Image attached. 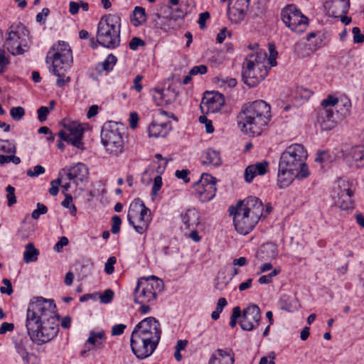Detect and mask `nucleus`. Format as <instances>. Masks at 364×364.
<instances>
[{"label": "nucleus", "mask_w": 364, "mask_h": 364, "mask_svg": "<svg viewBox=\"0 0 364 364\" xmlns=\"http://www.w3.org/2000/svg\"><path fill=\"white\" fill-rule=\"evenodd\" d=\"M334 196H343L345 195H353V183L348 180L340 178L337 181L333 188Z\"/></svg>", "instance_id": "nucleus-31"}, {"label": "nucleus", "mask_w": 364, "mask_h": 364, "mask_svg": "<svg viewBox=\"0 0 364 364\" xmlns=\"http://www.w3.org/2000/svg\"><path fill=\"white\" fill-rule=\"evenodd\" d=\"M181 228L183 230L196 228L200 223L199 212L195 208H189L181 214Z\"/></svg>", "instance_id": "nucleus-22"}, {"label": "nucleus", "mask_w": 364, "mask_h": 364, "mask_svg": "<svg viewBox=\"0 0 364 364\" xmlns=\"http://www.w3.org/2000/svg\"><path fill=\"white\" fill-rule=\"evenodd\" d=\"M296 301L289 296H284L281 299L282 309L288 311H293L297 309Z\"/></svg>", "instance_id": "nucleus-39"}, {"label": "nucleus", "mask_w": 364, "mask_h": 364, "mask_svg": "<svg viewBox=\"0 0 364 364\" xmlns=\"http://www.w3.org/2000/svg\"><path fill=\"white\" fill-rule=\"evenodd\" d=\"M271 115H249L244 122H238L240 130L251 136H259L270 121Z\"/></svg>", "instance_id": "nucleus-13"}, {"label": "nucleus", "mask_w": 364, "mask_h": 364, "mask_svg": "<svg viewBox=\"0 0 364 364\" xmlns=\"http://www.w3.org/2000/svg\"><path fill=\"white\" fill-rule=\"evenodd\" d=\"M308 156L307 151L301 144H293L287 146L280 156L279 164L282 167L297 170L304 164Z\"/></svg>", "instance_id": "nucleus-11"}, {"label": "nucleus", "mask_w": 364, "mask_h": 364, "mask_svg": "<svg viewBox=\"0 0 364 364\" xmlns=\"http://www.w3.org/2000/svg\"><path fill=\"white\" fill-rule=\"evenodd\" d=\"M48 212L47 207L41 203H37V208L32 212L31 216L33 219L37 220L41 215Z\"/></svg>", "instance_id": "nucleus-47"}, {"label": "nucleus", "mask_w": 364, "mask_h": 364, "mask_svg": "<svg viewBox=\"0 0 364 364\" xmlns=\"http://www.w3.org/2000/svg\"><path fill=\"white\" fill-rule=\"evenodd\" d=\"M207 66L205 65L194 66L190 70V75H196L198 74L203 75L207 73Z\"/></svg>", "instance_id": "nucleus-59"}, {"label": "nucleus", "mask_w": 364, "mask_h": 364, "mask_svg": "<svg viewBox=\"0 0 364 364\" xmlns=\"http://www.w3.org/2000/svg\"><path fill=\"white\" fill-rule=\"evenodd\" d=\"M234 358L229 353L222 349H218L211 356L208 364H233Z\"/></svg>", "instance_id": "nucleus-32"}, {"label": "nucleus", "mask_w": 364, "mask_h": 364, "mask_svg": "<svg viewBox=\"0 0 364 364\" xmlns=\"http://www.w3.org/2000/svg\"><path fill=\"white\" fill-rule=\"evenodd\" d=\"M45 168L41 165H37L33 167V170L28 169L26 171V174L29 177H37L45 173Z\"/></svg>", "instance_id": "nucleus-52"}, {"label": "nucleus", "mask_w": 364, "mask_h": 364, "mask_svg": "<svg viewBox=\"0 0 364 364\" xmlns=\"http://www.w3.org/2000/svg\"><path fill=\"white\" fill-rule=\"evenodd\" d=\"M9 63V58L5 55V51L0 48V74L3 73L5 68Z\"/></svg>", "instance_id": "nucleus-57"}, {"label": "nucleus", "mask_w": 364, "mask_h": 364, "mask_svg": "<svg viewBox=\"0 0 364 364\" xmlns=\"http://www.w3.org/2000/svg\"><path fill=\"white\" fill-rule=\"evenodd\" d=\"M0 152L14 154L16 152L14 144L9 140H0Z\"/></svg>", "instance_id": "nucleus-42"}, {"label": "nucleus", "mask_w": 364, "mask_h": 364, "mask_svg": "<svg viewBox=\"0 0 364 364\" xmlns=\"http://www.w3.org/2000/svg\"><path fill=\"white\" fill-rule=\"evenodd\" d=\"M250 0H229L228 14L233 16L235 21L244 18L249 8Z\"/></svg>", "instance_id": "nucleus-20"}, {"label": "nucleus", "mask_w": 364, "mask_h": 364, "mask_svg": "<svg viewBox=\"0 0 364 364\" xmlns=\"http://www.w3.org/2000/svg\"><path fill=\"white\" fill-rule=\"evenodd\" d=\"M280 272L279 269H274L269 274L267 275L261 276L258 279V282L260 284H266L272 282L273 277L279 274Z\"/></svg>", "instance_id": "nucleus-44"}, {"label": "nucleus", "mask_w": 364, "mask_h": 364, "mask_svg": "<svg viewBox=\"0 0 364 364\" xmlns=\"http://www.w3.org/2000/svg\"><path fill=\"white\" fill-rule=\"evenodd\" d=\"M201 160L203 165L212 166H218L222 163L220 153L212 148H208L203 152Z\"/></svg>", "instance_id": "nucleus-28"}, {"label": "nucleus", "mask_w": 364, "mask_h": 364, "mask_svg": "<svg viewBox=\"0 0 364 364\" xmlns=\"http://www.w3.org/2000/svg\"><path fill=\"white\" fill-rule=\"evenodd\" d=\"M63 124L65 130L60 131L58 133L59 137L74 146L80 148L82 144V138L84 132L82 124L77 122H70L67 119H64Z\"/></svg>", "instance_id": "nucleus-14"}, {"label": "nucleus", "mask_w": 364, "mask_h": 364, "mask_svg": "<svg viewBox=\"0 0 364 364\" xmlns=\"http://www.w3.org/2000/svg\"><path fill=\"white\" fill-rule=\"evenodd\" d=\"M117 61V57L113 54H109L106 59L101 63L97 65V69L99 72L112 70L114 66Z\"/></svg>", "instance_id": "nucleus-37"}, {"label": "nucleus", "mask_w": 364, "mask_h": 364, "mask_svg": "<svg viewBox=\"0 0 364 364\" xmlns=\"http://www.w3.org/2000/svg\"><path fill=\"white\" fill-rule=\"evenodd\" d=\"M22 360L23 364H37L38 363V358L33 353H27L26 356L22 358Z\"/></svg>", "instance_id": "nucleus-64"}, {"label": "nucleus", "mask_w": 364, "mask_h": 364, "mask_svg": "<svg viewBox=\"0 0 364 364\" xmlns=\"http://www.w3.org/2000/svg\"><path fill=\"white\" fill-rule=\"evenodd\" d=\"M269 57L268 58L269 63L272 67L276 66L277 65V52L274 45L271 44L269 46Z\"/></svg>", "instance_id": "nucleus-55"}, {"label": "nucleus", "mask_w": 364, "mask_h": 364, "mask_svg": "<svg viewBox=\"0 0 364 364\" xmlns=\"http://www.w3.org/2000/svg\"><path fill=\"white\" fill-rule=\"evenodd\" d=\"M337 105L339 107L338 112H348L350 111L351 102L348 98L342 97L339 99V103Z\"/></svg>", "instance_id": "nucleus-46"}, {"label": "nucleus", "mask_w": 364, "mask_h": 364, "mask_svg": "<svg viewBox=\"0 0 364 364\" xmlns=\"http://www.w3.org/2000/svg\"><path fill=\"white\" fill-rule=\"evenodd\" d=\"M190 171L188 169H182L177 170L175 173L176 176L183 180L185 183H188L190 181V178H188V174Z\"/></svg>", "instance_id": "nucleus-61"}, {"label": "nucleus", "mask_w": 364, "mask_h": 364, "mask_svg": "<svg viewBox=\"0 0 364 364\" xmlns=\"http://www.w3.org/2000/svg\"><path fill=\"white\" fill-rule=\"evenodd\" d=\"M171 130L169 122L156 121L152 122L148 128L149 136L150 137H165Z\"/></svg>", "instance_id": "nucleus-26"}, {"label": "nucleus", "mask_w": 364, "mask_h": 364, "mask_svg": "<svg viewBox=\"0 0 364 364\" xmlns=\"http://www.w3.org/2000/svg\"><path fill=\"white\" fill-rule=\"evenodd\" d=\"M88 168L82 163L71 166L67 173V178L72 181L76 186H82L88 179Z\"/></svg>", "instance_id": "nucleus-18"}, {"label": "nucleus", "mask_w": 364, "mask_h": 364, "mask_svg": "<svg viewBox=\"0 0 364 364\" xmlns=\"http://www.w3.org/2000/svg\"><path fill=\"white\" fill-rule=\"evenodd\" d=\"M105 340V333L104 331H100L99 332L90 331V336L86 343L101 348L104 346Z\"/></svg>", "instance_id": "nucleus-34"}, {"label": "nucleus", "mask_w": 364, "mask_h": 364, "mask_svg": "<svg viewBox=\"0 0 364 364\" xmlns=\"http://www.w3.org/2000/svg\"><path fill=\"white\" fill-rule=\"evenodd\" d=\"M6 191L7 192V204L8 206L11 207L16 203V198L15 196V188L11 185H9L6 188Z\"/></svg>", "instance_id": "nucleus-43"}, {"label": "nucleus", "mask_w": 364, "mask_h": 364, "mask_svg": "<svg viewBox=\"0 0 364 364\" xmlns=\"http://www.w3.org/2000/svg\"><path fill=\"white\" fill-rule=\"evenodd\" d=\"M281 15L286 26L294 33H303L309 26V18L294 4L284 7Z\"/></svg>", "instance_id": "nucleus-10"}, {"label": "nucleus", "mask_w": 364, "mask_h": 364, "mask_svg": "<svg viewBox=\"0 0 364 364\" xmlns=\"http://www.w3.org/2000/svg\"><path fill=\"white\" fill-rule=\"evenodd\" d=\"M117 262V259L115 257H110L107 260L105 265V272L107 274H112L114 271V265Z\"/></svg>", "instance_id": "nucleus-51"}, {"label": "nucleus", "mask_w": 364, "mask_h": 364, "mask_svg": "<svg viewBox=\"0 0 364 364\" xmlns=\"http://www.w3.org/2000/svg\"><path fill=\"white\" fill-rule=\"evenodd\" d=\"M164 289V282L155 276L139 278L134 291V301L137 304H148L156 299Z\"/></svg>", "instance_id": "nucleus-8"}, {"label": "nucleus", "mask_w": 364, "mask_h": 364, "mask_svg": "<svg viewBox=\"0 0 364 364\" xmlns=\"http://www.w3.org/2000/svg\"><path fill=\"white\" fill-rule=\"evenodd\" d=\"M240 326L244 331H252L259 324L261 311L259 306L254 304H249L241 313Z\"/></svg>", "instance_id": "nucleus-16"}, {"label": "nucleus", "mask_w": 364, "mask_h": 364, "mask_svg": "<svg viewBox=\"0 0 364 364\" xmlns=\"http://www.w3.org/2000/svg\"><path fill=\"white\" fill-rule=\"evenodd\" d=\"M144 45V41L138 37L132 38L129 43V48L133 50H136L139 46H141Z\"/></svg>", "instance_id": "nucleus-63"}, {"label": "nucleus", "mask_w": 364, "mask_h": 364, "mask_svg": "<svg viewBox=\"0 0 364 364\" xmlns=\"http://www.w3.org/2000/svg\"><path fill=\"white\" fill-rule=\"evenodd\" d=\"M269 164L266 161L249 165L245 170L244 178L246 182L250 183L257 176L264 175L268 170Z\"/></svg>", "instance_id": "nucleus-25"}, {"label": "nucleus", "mask_w": 364, "mask_h": 364, "mask_svg": "<svg viewBox=\"0 0 364 364\" xmlns=\"http://www.w3.org/2000/svg\"><path fill=\"white\" fill-rule=\"evenodd\" d=\"M122 124L108 121L104 124L101 131V142L106 152L113 156L120 155L124 149V140L121 132Z\"/></svg>", "instance_id": "nucleus-7"}, {"label": "nucleus", "mask_w": 364, "mask_h": 364, "mask_svg": "<svg viewBox=\"0 0 364 364\" xmlns=\"http://www.w3.org/2000/svg\"><path fill=\"white\" fill-rule=\"evenodd\" d=\"M241 313L242 311L239 306H235L232 309V313L230 316V326L232 328L235 327L237 324V319L240 317L241 318Z\"/></svg>", "instance_id": "nucleus-49"}, {"label": "nucleus", "mask_w": 364, "mask_h": 364, "mask_svg": "<svg viewBox=\"0 0 364 364\" xmlns=\"http://www.w3.org/2000/svg\"><path fill=\"white\" fill-rule=\"evenodd\" d=\"M122 220L119 215H114L112 218L111 231L113 234H117L120 231Z\"/></svg>", "instance_id": "nucleus-50"}, {"label": "nucleus", "mask_w": 364, "mask_h": 364, "mask_svg": "<svg viewBox=\"0 0 364 364\" xmlns=\"http://www.w3.org/2000/svg\"><path fill=\"white\" fill-rule=\"evenodd\" d=\"M267 75L265 65L260 64L253 65L252 61L245 62V67L242 70V78L245 84L250 87L257 86Z\"/></svg>", "instance_id": "nucleus-15"}, {"label": "nucleus", "mask_w": 364, "mask_h": 364, "mask_svg": "<svg viewBox=\"0 0 364 364\" xmlns=\"http://www.w3.org/2000/svg\"><path fill=\"white\" fill-rule=\"evenodd\" d=\"M350 155L357 167H364V146L353 148Z\"/></svg>", "instance_id": "nucleus-36"}, {"label": "nucleus", "mask_w": 364, "mask_h": 364, "mask_svg": "<svg viewBox=\"0 0 364 364\" xmlns=\"http://www.w3.org/2000/svg\"><path fill=\"white\" fill-rule=\"evenodd\" d=\"M224 105V96L217 92L207 93L203 97L200 107L203 114H215L221 111Z\"/></svg>", "instance_id": "nucleus-17"}, {"label": "nucleus", "mask_w": 364, "mask_h": 364, "mask_svg": "<svg viewBox=\"0 0 364 364\" xmlns=\"http://www.w3.org/2000/svg\"><path fill=\"white\" fill-rule=\"evenodd\" d=\"M120 17L109 14L101 18L97 31V42L107 48H117L120 44Z\"/></svg>", "instance_id": "nucleus-4"}, {"label": "nucleus", "mask_w": 364, "mask_h": 364, "mask_svg": "<svg viewBox=\"0 0 364 364\" xmlns=\"http://www.w3.org/2000/svg\"><path fill=\"white\" fill-rule=\"evenodd\" d=\"M146 21L145 9L140 6L135 7L134 10L133 23L135 26L141 25Z\"/></svg>", "instance_id": "nucleus-38"}, {"label": "nucleus", "mask_w": 364, "mask_h": 364, "mask_svg": "<svg viewBox=\"0 0 364 364\" xmlns=\"http://www.w3.org/2000/svg\"><path fill=\"white\" fill-rule=\"evenodd\" d=\"M340 115H318L316 126L323 131L333 129L341 120Z\"/></svg>", "instance_id": "nucleus-29"}, {"label": "nucleus", "mask_w": 364, "mask_h": 364, "mask_svg": "<svg viewBox=\"0 0 364 364\" xmlns=\"http://www.w3.org/2000/svg\"><path fill=\"white\" fill-rule=\"evenodd\" d=\"M309 168L305 161L304 162V164L301 165L299 168L295 171V178L299 179L306 178L309 176Z\"/></svg>", "instance_id": "nucleus-45"}, {"label": "nucleus", "mask_w": 364, "mask_h": 364, "mask_svg": "<svg viewBox=\"0 0 364 364\" xmlns=\"http://www.w3.org/2000/svg\"><path fill=\"white\" fill-rule=\"evenodd\" d=\"M267 58V54L264 52H259L256 54H252L246 58L245 62L247 61H252L253 65L260 64L262 65H265L264 63Z\"/></svg>", "instance_id": "nucleus-40"}, {"label": "nucleus", "mask_w": 364, "mask_h": 364, "mask_svg": "<svg viewBox=\"0 0 364 364\" xmlns=\"http://www.w3.org/2000/svg\"><path fill=\"white\" fill-rule=\"evenodd\" d=\"M353 195H345L343 196H333L336 205L341 210H348L353 208Z\"/></svg>", "instance_id": "nucleus-35"}, {"label": "nucleus", "mask_w": 364, "mask_h": 364, "mask_svg": "<svg viewBox=\"0 0 364 364\" xmlns=\"http://www.w3.org/2000/svg\"><path fill=\"white\" fill-rule=\"evenodd\" d=\"M48 53H52L53 74L58 77L57 85L63 87L70 80L65 74L73 63L71 49L68 43L62 41L53 46Z\"/></svg>", "instance_id": "nucleus-5"}, {"label": "nucleus", "mask_w": 364, "mask_h": 364, "mask_svg": "<svg viewBox=\"0 0 364 364\" xmlns=\"http://www.w3.org/2000/svg\"><path fill=\"white\" fill-rule=\"evenodd\" d=\"M156 16V26L166 32L180 27L177 18L173 16H162L159 14H157Z\"/></svg>", "instance_id": "nucleus-30"}, {"label": "nucleus", "mask_w": 364, "mask_h": 364, "mask_svg": "<svg viewBox=\"0 0 364 364\" xmlns=\"http://www.w3.org/2000/svg\"><path fill=\"white\" fill-rule=\"evenodd\" d=\"M263 210L264 205L257 197L250 196L238 202L230 209L236 231L244 235L250 233L262 218Z\"/></svg>", "instance_id": "nucleus-3"}, {"label": "nucleus", "mask_w": 364, "mask_h": 364, "mask_svg": "<svg viewBox=\"0 0 364 364\" xmlns=\"http://www.w3.org/2000/svg\"><path fill=\"white\" fill-rule=\"evenodd\" d=\"M63 179L60 178H58L55 180H53L51 181L50 185L51 187L49 189V193L51 196H56L58 193L59 188L58 186L61 184Z\"/></svg>", "instance_id": "nucleus-56"}, {"label": "nucleus", "mask_w": 364, "mask_h": 364, "mask_svg": "<svg viewBox=\"0 0 364 364\" xmlns=\"http://www.w3.org/2000/svg\"><path fill=\"white\" fill-rule=\"evenodd\" d=\"M153 100L158 106H164L173 103L177 98L178 92L171 87L153 90Z\"/></svg>", "instance_id": "nucleus-19"}, {"label": "nucleus", "mask_w": 364, "mask_h": 364, "mask_svg": "<svg viewBox=\"0 0 364 364\" xmlns=\"http://www.w3.org/2000/svg\"><path fill=\"white\" fill-rule=\"evenodd\" d=\"M353 34V42L355 43H361L364 41V35L361 33L358 27H354L352 30Z\"/></svg>", "instance_id": "nucleus-58"}, {"label": "nucleus", "mask_w": 364, "mask_h": 364, "mask_svg": "<svg viewBox=\"0 0 364 364\" xmlns=\"http://www.w3.org/2000/svg\"><path fill=\"white\" fill-rule=\"evenodd\" d=\"M53 300L42 297L31 301L26 314V326L31 341L41 346L53 340L59 330L58 317Z\"/></svg>", "instance_id": "nucleus-1"}, {"label": "nucleus", "mask_w": 364, "mask_h": 364, "mask_svg": "<svg viewBox=\"0 0 364 364\" xmlns=\"http://www.w3.org/2000/svg\"><path fill=\"white\" fill-rule=\"evenodd\" d=\"M4 286L1 287L0 291L2 294L11 295L13 292L11 282L9 279H4L2 281Z\"/></svg>", "instance_id": "nucleus-54"}, {"label": "nucleus", "mask_w": 364, "mask_h": 364, "mask_svg": "<svg viewBox=\"0 0 364 364\" xmlns=\"http://www.w3.org/2000/svg\"><path fill=\"white\" fill-rule=\"evenodd\" d=\"M38 255L39 251L33 243L30 242L26 245L23 252V261L26 264L37 261Z\"/></svg>", "instance_id": "nucleus-33"}, {"label": "nucleus", "mask_w": 364, "mask_h": 364, "mask_svg": "<svg viewBox=\"0 0 364 364\" xmlns=\"http://www.w3.org/2000/svg\"><path fill=\"white\" fill-rule=\"evenodd\" d=\"M295 171L289 167H282L279 164V172L277 176V183L281 188L289 186L295 178Z\"/></svg>", "instance_id": "nucleus-27"}, {"label": "nucleus", "mask_w": 364, "mask_h": 364, "mask_svg": "<svg viewBox=\"0 0 364 364\" xmlns=\"http://www.w3.org/2000/svg\"><path fill=\"white\" fill-rule=\"evenodd\" d=\"M216 180L208 173H203L199 181L193 185L195 196L202 203L212 200L216 193Z\"/></svg>", "instance_id": "nucleus-12"}, {"label": "nucleus", "mask_w": 364, "mask_h": 364, "mask_svg": "<svg viewBox=\"0 0 364 364\" xmlns=\"http://www.w3.org/2000/svg\"><path fill=\"white\" fill-rule=\"evenodd\" d=\"M271 106L262 100L245 104L241 109L240 114H269Z\"/></svg>", "instance_id": "nucleus-24"}, {"label": "nucleus", "mask_w": 364, "mask_h": 364, "mask_svg": "<svg viewBox=\"0 0 364 364\" xmlns=\"http://www.w3.org/2000/svg\"><path fill=\"white\" fill-rule=\"evenodd\" d=\"M29 31L21 23H14L7 29L4 46L13 55H22L30 48Z\"/></svg>", "instance_id": "nucleus-6"}, {"label": "nucleus", "mask_w": 364, "mask_h": 364, "mask_svg": "<svg viewBox=\"0 0 364 364\" xmlns=\"http://www.w3.org/2000/svg\"><path fill=\"white\" fill-rule=\"evenodd\" d=\"M151 220V211L141 200L136 198L132 202L127 213V220L136 232L146 234Z\"/></svg>", "instance_id": "nucleus-9"}, {"label": "nucleus", "mask_w": 364, "mask_h": 364, "mask_svg": "<svg viewBox=\"0 0 364 364\" xmlns=\"http://www.w3.org/2000/svg\"><path fill=\"white\" fill-rule=\"evenodd\" d=\"M161 324L154 317H147L134 328L130 338L133 354L139 360L150 357L157 348L161 336Z\"/></svg>", "instance_id": "nucleus-2"}, {"label": "nucleus", "mask_w": 364, "mask_h": 364, "mask_svg": "<svg viewBox=\"0 0 364 364\" xmlns=\"http://www.w3.org/2000/svg\"><path fill=\"white\" fill-rule=\"evenodd\" d=\"M350 7V0H331L326 3L328 14L333 18L346 15Z\"/></svg>", "instance_id": "nucleus-21"}, {"label": "nucleus", "mask_w": 364, "mask_h": 364, "mask_svg": "<svg viewBox=\"0 0 364 364\" xmlns=\"http://www.w3.org/2000/svg\"><path fill=\"white\" fill-rule=\"evenodd\" d=\"M15 349L16 353L21 357L26 356L28 353L26 346L22 341L15 343Z\"/></svg>", "instance_id": "nucleus-62"}, {"label": "nucleus", "mask_w": 364, "mask_h": 364, "mask_svg": "<svg viewBox=\"0 0 364 364\" xmlns=\"http://www.w3.org/2000/svg\"><path fill=\"white\" fill-rule=\"evenodd\" d=\"M114 291L110 289H106L104 293L100 296V302L102 304H109L112 301L114 297Z\"/></svg>", "instance_id": "nucleus-53"}, {"label": "nucleus", "mask_w": 364, "mask_h": 364, "mask_svg": "<svg viewBox=\"0 0 364 364\" xmlns=\"http://www.w3.org/2000/svg\"><path fill=\"white\" fill-rule=\"evenodd\" d=\"M339 103V98L334 95H328L325 99L321 102V106L324 109L328 107H333Z\"/></svg>", "instance_id": "nucleus-41"}, {"label": "nucleus", "mask_w": 364, "mask_h": 364, "mask_svg": "<svg viewBox=\"0 0 364 364\" xmlns=\"http://www.w3.org/2000/svg\"><path fill=\"white\" fill-rule=\"evenodd\" d=\"M278 255L277 246L273 243H267L263 245L257 252L254 264L257 265L258 262L271 261L276 259Z\"/></svg>", "instance_id": "nucleus-23"}, {"label": "nucleus", "mask_w": 364, "mask_h": 364, "mask_svg": "<svg viewBox=\"0 0 364 364\" xmlns=\"http://www.w3.org/2000/svg\"><path fill=\"white\" fill-rule=\"evenodd\" d=\"M55 105V100H51L48 106H41L38 110L37 114H48L50 112L54 110Z\"/></svg>", "instance_id": "nucleus-60"}, {"label": "nucleus", "mask_w": 364, "mask_h": 364, "mask_svg": "<svg viewBox=\"0 0 364 364\" xmlns=\"http://www.w3.org/2000/svg\"><path fill=\"white\" fill-rule=\"evenodd\" d=\"M198 121L201 124H204L205 127L206 132L212 134L214 132V127L213 126L212 121L207 118L206 115H200Z\"/></svg>", "instance_id": "nucleus-48"}]
</instances>
